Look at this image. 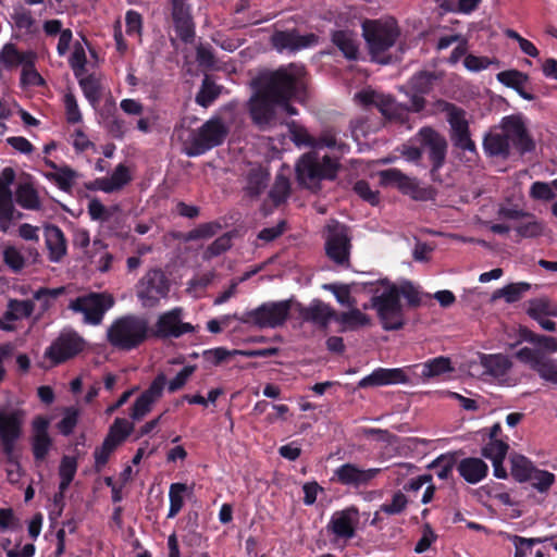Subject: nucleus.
<instances>
[{
	"mask_svg": "<svg viewBox=\"0 0 557 557\" xmlns=\"http://www.w3.org/2000/svg\"><path fill=\"white\" fill-rule=\"evenodd\" d=\"M295 72H259L250 85L253 90L247 107L255 125L264 129L276 119L277 108L290 114L296 111L289 106L290 99L302 88L301 78Z\"/></svg>",
	"mask_w": 557,
	"mask_h": 557,
	"instance_id": "obj_1",
	"label": "nucleus"
},
{
	"mask_svg": "<svg viewBox=\"0 0 557 557\" xmlns=\"http://www.w3.org/2000/svg\"><path fill=\"white\" fill-rule=\"evenodd\" d=\"M361 28L373 62L393 65L400 59L405 44L399 42L401 30L394 17L364 20Z\"/></svg>",
	"mask_w": 557,
	"mask_h": 557,
	"instance_id": "obj_2",
	"label": "nucleus"
},
{
	"mask_svg": "<svg viewBox=\"0 0 557 557\" xmlns=\"http://www.w3.org/2000/svg\"><path fill=\"white\" fill-rule=\"evenodd\" d=\"M511 146L520 154L530 152L535 148L522 119L518 115L505 116L499 125V131H490L483 138V149L490 157L506 159L510 154Z\"/></svg>",
	"mask_w": 557,
	"mask_h": 557,
	"instance_id": "obj_3",
	"label": "nucleus"
},
{
	"mask_svg": "<svg viewBox=\"0 0 557 557\" xmlns=\"http://www.w3.org/2000/svg\"><path fill=\"white\" fill-rule=\"evenodd\" d=\"M148 321L127 314L115 319L107 330V341L115 349L131 351L148 338Z\"/></svg>",
	"mask_w": 557,
	"mask_h": 557,
	"instance_id": "obj_4",
	"label": "nucleus"
},
{
	"mask_svg": "<svg viewBox=\"0 0 557 557\" xmlns=\"http://www.w3.org/2000/svg\"><path fill=\"white\" fill-rule=\"evenodd\" d=\"M371 309H375L385 331L400 330L405 325L404 308L397 293V285L381 283L373 289Z\"/></svg>",
	"mask_w": 557,
	"mask_h": 557,
	"instance_id": "obj_5",
	"label": "nucleus"
},
{
	"mask_svg": "<svg viewBox=\"0 0 557 557\" xmlns=\"http://www.w3.org/2000/svg\"><path fill=\"white\" fill-rule=\"evenodd\" d=\"M293 299L263 302L256 309L245 312L243 315L234 313L235 320L246 324H253L260 329H275L282 326L289 317Z\"/></svg>",
	"mask_w": 557,
	"mask_h": 557,
	"instance_id": "obj_6",
	"label": "nucleus"
},
{
	"mask_svg": "<svg viewBox=\"0 0 557 557\" xmlns=\"http://www.w3.org/2000/svg\"><path fill=\"white\" fill-rule=\"evenodd\" d=\"M325 253L330 260L343 268L350 267L351 238L346 225L330 219L322 231Z\"/></svg>",
	"mask_w": 557,
	"mask_h": 557,
	"instance_id": "obj_7",
	"label": "nucleus"
},
{
	"mask_svg": "<svg viewBox=\"0 0 557 557\" xmlns=\"http://www.w3.org/2000/svg\"><path fill=\"white\" fill-rule=\"evenodd\" d=\"M228 127L220 117H213L205 122L186 147L188 157H197L221 146L228 135Z\"/></svg>",
	"mask_w": 557,
	"mask_h": 557,
	"instance_id": "obj_8",
	"label": "nucleus"
},
{
	"mask_svg": "<svg viewBox=\"0 0 557 557\" xmlns=\"http://www.w3.org/2000/svg\"><path fill=\"white\" fill-rule=\"evenodd\" d=\"M114 306V298L107 293L90 292L72 299L67 308L75 313L84 315V323L89 325L101 324L108 310Z\"/></svg>",
	"mask_w": 557,
	"mask_h": 557,
	"instance_id": "obj_9",
	"label": "nucleus"
},
{
	"mask_svg": "<svg viewBox=\"0 0 557 557\" xmlns=\"http://www.w3.org/2000/svg\"><path fill=\"white\" fill-rule=\"evenodd\" d=\"M438 109L446 113V120L450 127L449 137L454 147L476 153L475 144L471 139L466 111L446 101H438Z\"/></svg>",
	"mask_w": 557,
	"mask_h": 557,
	"instance_id": "obj_10",
	"label": "nucleus"
},
{
	"mask_svg": "<svg viewBox=\"0 0 557 557\" xmlns=\"http://www.w3.org/2000/svg\"><path fill=\"white\" fill-rule=\"evenodd\" d=\"M87 342L73 329H64L58 337L45 350V358L51 364H62L83 352L86 349Z\"/></svg>",
	"mask_w": 557,
	"mask_h": 557,
	"instance_id": "obj_11",
	"label": "nucleus"
},
{
	"mask_svg": "<svg viewBox=\"0 0 557 557\" xmlns=\"http://www.w3.org/2000/svg\"><path fill=\"white\" fill-rule=\"evenodd\" d=\"M416 140L421 146L422 152L428 153L432 164L430 174L433 181H440L438 170L445 164L448 143L436 129L425 126L416 135Z\"/></svg>",
	"mask_w": 557,
	"mask_h": 557,
	"instance_id": "obj_12",
	"label": "nucleus"
},
{
	"mask_svg": "<svg viewBox=\"0 0 557 557\" xmlns=\"http://www.w3.org/2000/svg\"><path fill=\"white\" fill-rule=\"evenodd\" d=\"M183 309L175 307L159 315L151 335L156 338H180L184 334L194 333L195 326L191 323L182 321Z\"/></svg>",
	"mask_w": 557,
	"mask_h": 557,
	"instance_id": "obj_13",
	"label": "nucleus"
},
{
	"mask_svg": "<svg viewBox=\"0 0 557 557\" xmlns=\"http://www.w3.org/2000/svg\"><path fill=\"white\" fill-rule=\"evenodd\" d=\"M349 308V311L337 314L331 306L315 300V324H319L322 329H325L330 321H338L349 329L370 324V318L357 309L356 306Z\"/></svg>",
	"mask_w": 557,
	"mask_h": 557,
	"instance_id": "obj_14",
	"label": "nucleus"
},
{
	"mask_svg": "<svg viewBox=\"0 0 557 557\" xmlns=\"http://www.w3.org/2000/svg\"><path fill=\"white\" fill-rule=\"evenodd\" d=\"M169 289V281L164 273L160 269H152L139 281L137 296L144 306L153 307L161 298L166 297Z\"/></svg>",
	"mask_w": 557,
	"mask_h": 557,
	"instance_id": "obj_15",
	"label": "nucleus"
},
{
	"mask_svg": "<svg viewBox=\"0 0 557 557\" xmlns=\"http://www.w3.org/2000/svg\"><path fill=\"white\" fill-rule=\"evenodd\" d=\"M516 358L529 366L542 380L557 384V361L542 350L523 347L516 352Z\"/></svg>",
	"mask_w": 557,
	"mask_h": 557,
	"instance_id": "obj_16",
	"label": "nucleus"
},
{
	"mask_svg": "<svg viewBox=\"0 0 557 557\" xmlns=\"http://www.w3.org/2000/svg\"><path fill=\"white\" fill-rule=\"evenodd\" d=\"M380 183L383 186H395L403 194L411 196L416 200L425 198L426 190L420 188L416 177H410L398 169H387L379 173Z\"/></svg>",
	"mask_w": 557,
	"mask_h": 557,
	"instance_id": "obj_17",
	"label": "nucleus"
},
{
	"mask_svg": "<svg viewBox=\"0 0 557 557\" xmlns=\"http://www.w3.org/2000/svg\"><path fill=\"white\" fill-rule=\"evenodd\" d=\"M15 181V171L7 166L0 172V230L8 232L14 212V198L11 185Z\"/></svg>",
	"mask_w": 557,
	"mask_h": 557,
	"instance_id": "obj_18",
	"label": "nucleus"
},
{
	"mask_svg": "<svg viewBox=\"0 0 557 557\" xmlns=\"http://www.w3.org/2000/svg\"><path fill=\"white\" fill-rule=\"evenodd\" d=\"M271 44L280 52H297L313 44V33L301 34L297 28L275 30Z\"/></svg>",
	"mask_w": 557,
	"mask_h": 557,
	"instance_id": "obj_19",
	"label": "nucleus"
},
{
	"mask_svg": "<svg viewBox=\"0 0 557 557\" xmlns=\"http://www.w3.org/2000/svg\"><path fill=\"white\" fill-rule=\"evenodd\" d=\"M380 472L379 468L361 469L348 462L335 470V476L343 485L360 487L368 485Z\"/></svg>",
	"mask_w": 557,
	"mask_h": 557,
	"instance_id": "obj_20",
	"label": "nucleus"
},
{
	"mask_svg": "<svg viewBox=\"0 0 557 557\" xmlns=\"http://www.w3.org/2000/svg\"><path fill=\"white\" fill-rule=\"evenodd\" d=\"M358 509L350 507L333 515L330 529L338 537L351 539L355 536V525L358 523Z\"/></svg>",
	"mask_w": 557,
	"mask_h": 557,
	"instance_id": "obj_21",
	"label": "nucleus"
},
{
	"mask_svg": "<svg viewBox=\"0 0 557 557\" xmlns=\"http://www.w3.org/2000/svg\"><path fill=\"white\" fill-rule=\"evenodd\" d=\"M408 382H409V379L403 369L379 368V369L374 370L368 376L360 380L358 383V386L361 388H366V387H370V386H382V385L408 383Z\"/></svg>",
	"mask_w": 557,
	"mask_h": 557,
	"instance_id": "obj_22",
	"label": "nucleus"
},
{
	"mask_svg": "<svg viewBox=\"0 0 557 557\" xmlns=\"http://www.w3.org/2000/svg\"><path fill=\"white\" fill-rule=\"evenodd\" d=\"M24 412L22 410H0V438H20Z\"/></svg>",
	"mask_w": 557,
	"mask_h": 557,
	"instance_id": "obj_23",
	"label": "nucleus"
},
{
	"mask_svg": "<svg viewBox=\"0 0 557 557\" xmlns=\"http://www.w3.org/2000/svg\"><path fill=\"white\" fill-rule=\"evenodd\" d=\"M46 245L52 262H60L66 255V239L59 226L52 225L46 230Z\"/></svg>",
	"mask_w": 557,
	"mask_h": 557,
	"instance_id": "obj_24",
	"label": "nucleus"
},
{
	"mask_svg": "<svg viewBox=\"0 0 557 557\" xmlns=\"http://www.w3.org/2000/svg\"><path fill=\"white\" fill-rule=\"evenodd\" d=\"M85 98L91 103L101 99V82L96 72H74Z\"/></svg>",
	"mask_w": 557,
	"mask_h": 557,
	"instance_id": "obj_25",
	"label": "nucleus"
},
{
	"mask_svg": "<svg viewBox=\"0 0 557 557\" xmlns=\"http://www.w3.org/2000/svg\"><path fill=\"white\" fill-rule=\"evenodd\" d=\"M205 77L201 82L200 88L196 94L195 101L202 108L210 107L225 89L223 85L216 84L208 72H203Z\"/></svg>",
	"mask_w": 557,
	"mask_h": 557,
	"instance_id": "obj_26",
	"label": "nucleus"
},
{
	"mask_svg": "<svg viewBox=\"0 0 557 557\" xmlns=\"http://www.w3.org/2000/svg\"><path fill=\"white\" fill-rule=\"evenodd\" d=\"M0 59L7 66H22V70H34V54L18 51L13 44H8L2 48Z\"/></svg>",
	"mask_w": 557,
	"mask_h": 557,
	"instance_id": "obj_27",
	"label": "nucleus"
},
{
	"mask_svg": "<svg viewBox=\"0 0 557 557\" xmlns=\"http://www.w3.org/2000/svg\"><path fill=\"white\" fill-rule=\"evenodd\" d=\"M487 465L480 458H465L458 465L459 474L471 484L485 478Z\"/></svg>",
	"mask_w": 557,
	"mask_h": 557,
	"instance_id": "obj_28",
	"label": "nucleus"
},
{
	"mask_svg": "<svg viewBox=\"0 0 557 557\" xmlns=\"http://www.w3.org/2000/svg\"><path fill=\"white\" fill-rule=\"evenodd\" d=\"M341 154H324L319 158L315 152V180L334 181L341 169Z\"/></svg>",
	"mask_w": 557,
	"mask_h": 557,
	"instance_id": "obj_29",
	"label": "nucleus"
},
{
	"mask_svg": "<svg viewBox=\"0 0 557 557\" xmlns=\"http://www.w3.org/2000/svg\"><path fill=\"white\" fill-rule=\"evenodd\" d=\"M333 44L342 51L348 60H357L359 55V44L356 36L348 30H336L332 35Z\"/></svg>",
	"mask_w": 557,
	"mask_h": 557,
	"instance_id": "obj_30",
	"label": "nucleus"
},
{
	"mask_svg": "<svg viewBox=\"0 0 557 557\" xmlns=\"http://www.w3.org/2000/svg\"><path fill=\"white\" fill-rule=\"evenodd\" d=\"M338 133L339 132L332 126L324 127L319 137H315V150L329 148L334 150L333 154L343 156L348 149V146L338 139Z\"/></svg>",
	"mask_w": 557,
	"mask_h": 557,
	"instance_id": "obj_31",
	"label": "nucleus"
},
{
	"mask_svg": "<svg viewBox=\"0 0 557 557\" xmlns=\"http://www.w3.org/2000/svg\"><path fill=\"white\" fill-rule=\"evenodd\" d=\"M14 199L25 210H39L41 208L38 191L30 183H21L15 189Z\"/></svg>",
	"mask_w": 557,
	"mask_h": 557,
	"instance_id": "obj_32",
	"label": "nucleus"
},
{
	"mask_svg": "<svg viewBox=\"0 0 557 557\" xmlns=\"http://www.w3.org/2000/svg\"><path fill=\"white\" fill-rule=\"evenodd\" d=\"M133 430L134 424L132 422L125 418H115L109 428V432L104 437V441L109 442L115 450L131 435Z\"/></svg>",
	"mask_w": 557,
	"mask_h": 557,
	"instance_id": "obj_33",
	"label": "nucleus"
},
{
	"mask_svg": "<svg viewBox=\"0 0 557 557\" xmlns=\"http://www.w3.org/2000/svg\"><path fill=\"white\" fill-rule=\"evenodd\" d=\"M296 181L308 189L313 188V150L306 152L296 163Z\"/></svg>",
	"mask_w": 557,
	"mask_h": 557,
	"instance_id": "obj_34",
	"label": "nucleus"
},
{
	"mask_svg": "<svg viewBox=\"0 0 557 557\" xmlns=\"http://www.w3.org/2000/svg\"><path fill=\"white\" fill-rule=\"evenodd\" d=\"M480 363L485 372L494 377L504 376L511 367L510 360L500 354L497 355H482Z\"/></svg>",
	"mask_w": 557,
	"mask_h": 557,
	"instance_id": "obj_35",
	"label": "nucleus"
},
{
	"mask_svg": "<svg viewBox=\"0 0 557 557\" xmlns=\"http://www.w3.org/2000/svg\"><path fill=\"white\" fill-rule=\"evenodd\" d=\"M497 79L507 87L517 90L524 99H533V96L525 90L528 75L524 72H498Z\"/></svg>",
	"mask_w": 557,
	"mask_h": 557,
	"instance_id": "obj_36",
	"label": "nucleus"
},
{
	"mask_svg": "<svg viewBox=\"0 0 557 557\" xmlns=\"http://www.w3.org/2000/svg\"><path fill=\"white\" fill-rule=\"evenodd\" d=\"M222 224L219 221H211L199 224L187 233L177 236L184 243L195 242L199 239H208L216 235L222 230Z\"/></svg>",
	"mask_w": 557,
	"mask_h": 557,
	"instance_id": "obj_37",
	"label": "nucleus"
},
{
	"mask_svg": "<svg viewBox=\"0 0 557 557\" xmlns=\"http://www.w3.org/2000/svg\"><path fill=\"white\" fill-rule=\"evenodd\" d=\"M453 371L454 367L451 366L450 359L448 357L441 356L422 364L421 377L423 380H430Z\"/></svg>",
	"mask_w": 557,
	"mask_h": 557,
	"instance_id": "obj_38",
	"label": "nucleus"
},
{
	"mask_svg": "<svg viewBox=\"0 0 557 557\" xmlns=\"http://www.w3.org/2000/svg\"><path fill=\"white\" fill-rule=\"evenodd\" d=\"M35 305L33 300H18L11 299L8 304V310L3 314L7 321H16L23 318H28L33 314Z\"/></svg>",
	"mask_w": 557,
	"mask_h": 557,
	"instance_id": "obj_39",
	"label": "nucleus"
},
{
	"mask_svg": "<svg viewBox=\"0 0 557 557\" xmlns=\"http://www.w3.org/2000/svg\"><path fill=\"white\" fill-rule=\"evenodd\" d=\"M531 288L525 282L511 283L503 288L496 289L492 295V300L504 298L508 304L516 302L521 299L524 293Z\"/></svg>",
	"mask_w": 557,
	"mask_h": 557,
	"instance_id": "obj_40",
	"label": "nucleus"
},
{
	"mask_svg": "<svg viewBox=\"0 0 557 557\" xmlns=\"http://www.w3.org/2000/svg\"><path fill=\"white\" fill-rule=\"evenodd\" d=\"M45 176L54 182L62 191H70L74 185V180L77 176L76 171L67 165L60 166L57 172L46 173Z\"/></svg>",
	"mask_w": 557,
	"mask_h": 557,
	"instance_id": "obj_41",
	"label": "nucleus"
},
{
	"mask_svg": "<svg viewBox=\"0 0 557 557\" xmlns=\"http://www.w3.org/2000/svg\"><path fill=\"white\" fill-rule=\"evenodd\" d=\"M77 459L74 456L64 455L59 466V490L69 488L77 471Z\"/></svg>",
	"mask_w": 557,
	"mask_h": 557,
	"instance_id": "obj_42",
	"label": "nucleus"
},
{
	"mask_svg": "<svg viewBox=\"0 0 557 557\" xmlns=\"http://www.w3.org/2000/svg\"><path fill=\"white\" fill-rule=\"evenodd\" d=\"M64 293V286L57 288L40 287L34 293L33 298L39 302V312L45 313L53 306L57 298Z\"/></svg>",
	"mask_w": 557,
	"mask_h": 557,
	"instance_id": "obj_43",
	"label": "nucleus"
},
{
	"mask_svg": "<svg viewBox=\"0 0 557 557\" xmlns=\"http://www.w3.org/2000/svg\"><path fill=\"white\" fill-rule=\"evenodd\" d=\"M511 461V475L518 482H527L535 469L533 463L524 456L515 454L510 458Z\"/></svg>",
	"mask_w": 557,
	"mask_h": 557,
	"instance_id": "obj_44",
	"label": "nucleus"
},
{
	"mask_svg": "<svg viewBox=\"0 0 557 557\" xmlns=\"http://www.w3.org/2000/svg\"><path fill=\"white\" fill-rule=\"evenodd\" d=\"M269 174L261 169H252L247 175L246 191L250 197L260 196L268 186Z\"/></svg>",
	"mask_w": 557,
	"mask_h": 557,
	"instance_id": "obj_45",
	"label": "nucleus"
},
{
	"mask_svg": "<svg viewBox=\"0 0 557 557\" xmlns=\"http://www.w3.org/2000/svg\"><path fill=\"white\" fill-rule=\"evenodd\" d=\"M515 230L522 237L534 238L542 235L544 225L541 221L536 220L534 215L527 213Z\"/></svg>",
	"mask_w": 557,
	"mask_h": 557,
	"instance_id": "obj_46",
	"label": "nucleus"
},
{
	"mask_svg": "<svg viewBox=\"0 0 557 557\" xmlns=\"http://www.w3.org/2000/svg\"><path fill=\"white\" fill-rule=\"evenodd\" d=\"M188 486L185 483H172L169 490L170 508L168 518H174L182 510L184 506V493H186Z\"/></svg>",
	"mask_w": 557,
	"mask_h": 557,
	"instance_id": "obj_47",
	"label": "nucleus"
},
{
	"mask_svg": "<svg viewBox=\"0 0 557 557\" xmlns=\"http://www.w3.org/2000/svg\"><path fill=\"white\" fill-rule=\"evenodd\" d=\"M290 193V183L289 180L278 174L275 177V182L272 186V188L269 191V197L272 200L273 205L275 207L281 206L286 201Z\"/></svg>",
	"mask_w": 557,
	"mask_h": 557,
	"instance_id": "obj_48",
	"label": "nucleus"
},
{
	"mask_svg": "<svg viewBox=\"0 0 557 557\" xmlns=\"http://www.w3.org/2000/svg\"><path fill=\"white\" fill-rule=\"evenodd\" d=\"M133 177L129 172V169L120 163L115 166L110 177H107L110 186V194L121 190L124 186L132 182Z\"/></svg>",
	"mask_w": 557,
	"mask_h": 557,
	"instance_id": "obj_49",
	"label": "nucleus"
},
{
	"mask_svg": "<svg viewBox=\"0 0 557 557\" xmlns=\"http://www.w3.org/2000/svg\"><path fill=\"white\" fill-rule=\"evenodd\" d=\"M239 355V349L228 350L225 347H215L202 351L203 360L211 366H221L233 356Z\"/></svg>",
	"mask_w": 557,
	"mask_h": 557,
	"instance_id": "obj_50",
	"label": "nucleus"
},
{
	"mask_svg": "<svg viewBox=\"0 0 557 557\" xmlns=\"http://www.w3.org/2000/svg\"><path fill=\"white\" fill-rule=\"evenodd\" d=\"M509 449V445L502 440L490 441L483 448L482 455L491 459L492 462L504 460L507 451Z\"/></svg>",
	"mask_w": 557,
	"mask_h": 557,
	"instance_id": "obj_51",
	"label": "nucleus"
},
{
	"mask_svg": "<svg viewBox=\"0 0 557 557\" xmlns=\"http://www.w3.org/2000/svg\"><path fill=\"white\" fill-rule=\"evenodd\" d=\"M532 486L540 493H547L555 482V475L546 470L535 468L530 476Z\"/></svg>",
	"mask_w": 557,
	"mask_h": 557,
	"instance_id": "obj_52",
	"label": "nucleus"
},
{
	"mask_svg": "<svg viewBox=\"0 0 557 557\" xmlns=\"http://www.w3.org/2000/svg\"><path fill=\"white\" fill-rule=\"evenodd\" d=\"M165 386L166 376L163 372H160L141 394L156 404L162 397Z\"/></svg>",
	"mask_w": 557,
	"mask_h": 557,
	"instance_id": "obj_53",
	"label": "nucleus"
},
{
	"mask_svg": "<svg viewBox=\"0 0 557 557\" xmlns=\"http://www.w3.org/2000/svg\"><path fill=\"white\" fill-rule=\"evenodd\" d=\"M232 247V235L230 233H225L214 239L206 249L205 258L211 259L213 257H218L223 252L227 251Z\"/></svg>",
	"mask_w": 557,
	"mask_h": 557,
	"instance_id": "obj_54",
	"label": "nucleus"
},
{
	"mask_svg": "<svg viewBox=\"0 0 557 557\" xmlns=\"http://www.w3.org/2000/svg\"><path fill=\"white\" fill-rule=\"evenodd\" d=\"M52 446L50 436H32V450L36 462L44 461Z\"/></svg>",
	"mask_w": 557,
	"mask_h": 557,
	"instance_id": "obj_55",
	"label": "nucleus"
},
{
	"mask_svg": "<svg viewBox=\"0 0 557 557\" xmlns=\"http://www.w3.org/2000/svg\"><path fill=\"white\" fill-rule=\"evenodd\" d=\"M3 262L14 272L18 273L25 267V258L14 246H8L3 250Z\"/></svg>",
	"mask_w": 557,
	"mask_h": 557,
	"instance_id": "obj_56",
	"label": "nucleus"
},
{
	"mask_svg": "<svg viewBox=\"0 0 557 557\" xmlns=\"http://www.w3.org/2000/svg\"><path fill=\"white\" fill-rule=\"evenodd\" d=\"M125 26L126 34L129 37H134L140 40L143 30V17L135 10H128L125 14Z\"/></svg>",
	"mask_w": 557,
	"mask_h": 557,
	"instance_id": "obj_57",
	"label": "nucleus"
},
{
	"mask_svg": "<svg viewBox=\"0 0 557 557\" xmlns=\"http://www.w3.org/2000/svg\"><path fill=\"white\" fill-rule=\"evenodd\" d=\"M153 403L149 400L147 397H145L143 394H140L136 400L134 401L131 411L129 417L134 421H140L144 419L153 407Z\"/></svg>",
	"mask_w": 557,
	"mask_h": 557,
	"instance_id": "obj_58",
	"label": "nucleus"
},
{
	"mask_svg": "<svg viewBox=\"0 0 557 557\" xmlns=\"http://www.w3.org/2000/svg\"><path fill=\"white\" fill-rule=\"evenodd\" d=\"M354 191L364 201L371 206H376L380 202V194L377 190H372L367 181H358L354 185Z\"/></svg>",
	"mask_w": 557,
	"mask_h": 557,
	"instance_id": "obj_59",
	"label": "nucleus"
},
{
	"mask_svg": "<svg viewBox=\"0 0 557 557\" xmlns=\"http://www.w3.org/2000/svg\"><path fill=\"white\" fill-rule=\"evenodd\" d=\"M174 23L177 37L184 42H191L195 38V23L193 17L180 20Z\"/></svg>",
	"mask_w": 557,
	"mask_h": 557,
	"instance_id": "obj_60",
	"label": "nucleus"
},
{
	"mask_svg": "<svg viewBox=\"0 0 557 557\" xmlns=\"http://www.w3.org/2000/svg\"><path fill=\"white\" fill-rule=\"evenodd\" d=\"M528 342L533 343L537 346L536 349L542 350L543 352H556L557 351V341L554 337L534 334L532 332L525 337Z\"/></svg>",
	"mask_w": 557,
	"mask_h": 557,
	"instance_id": "obj_61",
	"label": "nucleus"
},
{
	"mask_svg": "<svg viewBox=\"0 0 557 557\" xmlns=\"http://www.w3.org/2000/svg\"><path fill=\"white\" fill-rule=\"evenodd\" d=\"M196 369H197V367L196 366H191V364L184 367L175 375V377L172 379L168 383V391H169V393H175V392L182 389L186 385V383L189 380V377L194 374Z\"/></svg>",
	"mask_w": 557,
	"mask_h": 557,
	"instance_id": "obj_62",
	"label": "nucleus"
},
{
	"mask_svg": "<svg viewBox=\"0 0 557 557\" xmlns=\"http://www.w3.org/2000/svg\"><path fill=\"white\" fill-rule=\"evenodd\" d=\"M398 297L403 296L410 307H419L421 304L420 292L410 282H404L397 286Z\"/></svg>",
	"mask_w": 557,
	"mask_h": 557,
	"instance_id": "obj_63",
	"label": "nucleus"
},
{
	"mask_svg": "<svg viewBox=\"0 0 557 557\" xmlns=\"http://www.w3.org/2000/svg\"><path fill=\"white\" fill-rule=\"evenodd\" d=\"M77 421H78L77 410H75L73 408H67L64 417L60 420V422L57 425L59 432L64 436L71 435L77 424Z\"/></svg>",
	"mask_w": 557,
	"mask_h": 557,
	"instance_id": "obj_64",
	"label": "nucleus"
}]
</instances>
